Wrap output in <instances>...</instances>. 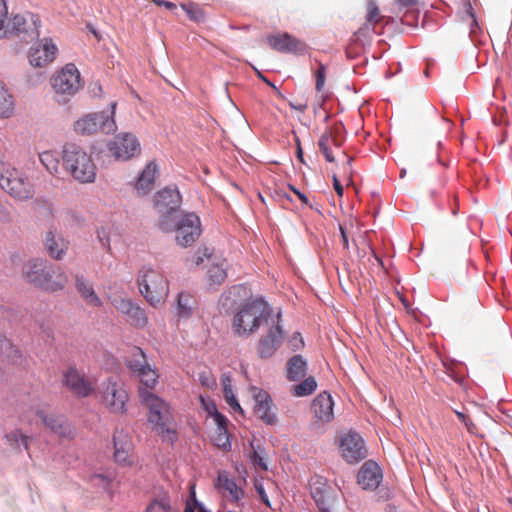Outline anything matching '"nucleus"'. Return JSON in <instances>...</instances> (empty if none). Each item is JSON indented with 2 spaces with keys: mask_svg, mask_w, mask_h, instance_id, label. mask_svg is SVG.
<instances>
[{
  "mask_svg": "<svg viewBox=\"0 0 512 512\" xmlns=\"http://www.w3.org/2000/svg\"><path fill=\"white\" fill-rule=\"evenodd\" d=\"M332 138L331 132L326 130L319 139L318 146L321 153L324 155L326 161L334 162L335 158L333 156L332 150L330 148V140Z\"/></svg>",
  "mask_w": 512,
  "mask_h": 512,
  "instance_id": "obj_45",
  "label": "nucleus"
},
{
  "mask_svg": "<svg viewBox=\"0 0 512 512\" xmlns=\"http://www.w3.org/2000/svg\"><path fill=\"white\" fill-rule=\"evenodd\" d=\"M289 106L291 109L297 110L301 113H303L307 109V103H302V102H297V103L289 102Z\"/></svg>",
  "mask_w": 512,
  "mask_h": 512,
  "instance_id": "obj_64",
  "label": "nucleus"
},
{
  "mask_svg": "<svg viewBox=\"0 0 512 512\" xmlns=\"http://www.w3.org/2000/svg\"><path fill=\"white\" fill-rule=\"evenodd\" d=\"M190 499L192 500L193 502V508L194 509H197L198 512H211L210 510H208L204 504L202 502H200L197 497H196V492H195V486L192 485L190 487Z\"/></svg>",
  "mask_w": 512,
  "mask_h": 512,
  "instance_id": "obj_52",
  "label": "nucleus"
},
{
  "mask_svg": "<svg viewBox=\"0 0 512 512\" xmlns=\"http://www.w3.org/2000/svg\"><path fill=\"white\" fill-rule=\"evenodd\" d=\"M288 345L292 351L300 350L304 347L305 343L301 336V333L295 332L288 340Z\"/></svg>",
  "mask_w": 512,
  "mask_h": 512,
  "instance_id": "obj_51",
  "label": "nucleus"
},
{
  "mask_svg": "<svg viewBox=\"0 0 512 512\" xmlns=\"http://www.w3.org/2000/svg\"><path fill=\"white\" fill-rule=\"evenodd\" d=\"M8 14L7 4L5 0H0V39L9 36V29H7L6 18Z\"/></svg>",
  "mask_w": 512,
  "mask_h": 512,
  "instance_id": "obj_48",
  "label": "nucleus"
},
{
  "mask_svg": "<svg viewBox=\"0 0 512 512\" xmlns=\"http://www.w3.org/2000/svg\"><path fill=\"white\" fill-rule=\"evenodd\" d=\"M317 388V382L313 376L304 379L294 386V394L298 397L311 395Z\"/></svg>",
  "mask_w": 512,
  "mask_h": 512,
  "instance_id": "obj_42",
  "label": "nucleus"
},
{
  "mask_svg": "<svg viewBox=\"0 0 512 512\" xmlns=\"http://www.w3.org/2000/svg\"><path fill=\"white\" fill-rule=\"evenodd\" d=\"M333 407L334 401L331 394L323 391L314 398L311 410L318 422L327 424L334 419Z\"/></svg>",
  "mask_w": 512,
  "mask_h": 512,
  "instance_id": "obj_22",
  "label": "nucleus"
},
{
  "mask_svg": "<svg viewBox=\"0 0 512 512\" xmlns=\"http://www.w3.org/2000/svg\"><path fill=\"white\" fill-rule=\"evenodd\" d=\"M39 159L42 165L51 175H58L59 157L56 152L44 151L39 154Z\"/></svg>",
  "mask_w": 512,
  "mask_h": 512,
  "instance_id": "obj_37",
  "label": "nucleus"
},
{
  "mask_svg": "<svg viewBox=\"0 0 512 512\" xmlns=\"http://www.w3.org/2000/svg\"><path fill=\"white\" fill-rule=\"evenodd\" d=\"M140 293L152 305L159 304L169 292L168 280L157 269L143 267L138 277Z\"/></svg>",
  "mask_w": 512,
  "mask_h": 512,
  "instance_id": "obj_7",
  "label": "nucleus"
},
{
  "mask_svg": "<svg viewBox=\"0 0 512 512\" xmlns=\"http://www.w3.org/2000/svg\"><path fill=\"white\" fill-rule=\"evenodd\" d=\"M15 110V99L6 84L0 79V118L8 119L12 117Z\"/></svg>",
  "mask_w": 512,
  "mask_h": 512,
  "instance_id": "obj_32",
  "label": "nucleus"
},
{
  "mask_svg": "<svg viewBox=\"0 0 512 512\" xmlns=\"http://www.w3.org/2000/svg\"><path fill=\"white\" fill-rule=\"evenodd\" d=\"M109 151L117 160H129L140 153V143L131 133H121L108 144Z\"/></svg>",
  "mask_w": 512,
  "mask_h": 512,
  "instance_id": "obj_17",
  "label": "nucleus"
},
{
  "mask_svg": "<svg viewBox=\"0 0 512 512\" xmlns=\"http://www.w3.org/2000/svg\"><path fill=\"white\" fill-rule=\"evenodd\" d=\"M218 485L219 488H222L229 493L230 499L233 502H239L244 496L243 489L236 484L234 479L229 478L226 475L220 474L218 476Z\"/></svg>",
  "mask_w": 512,
  "mask_h": 512,
  "instance_id": "obj_35",
  "label": "nucleus"
},
{
  "mask_svg": "<svg viewBox=\"0 0 512 512\" xmlns=\"http://www.w3.org/2000/svg\"><path fill=\"white\" fill-rule=\"evenodd\" d=\"M5 439L7 444L12 448L21 451V446H23L24 450L28 451V442L30 438L27 435H24L21 430L15 429L10 431L5 435Z\"/></svg>",
  "mask_w": 512,
  "mask_h": 512,
  "instance_id": "obj_36",
  "label": "nucleus"
},
{
  "mask_svg": "<svg viewBox=\"0 0 512 512\" xmlns=\"http://www.w3.org/2000/svg\"><path fill=\"white\" fill-rule=\"evenodd\" d=\"M182 195L176 185H168L154 195L153 208L159 215L157 227L162 232L172 229L171 217L179 210Z\"/></svg>",
  "mask_w": 512,
  "mask_h": 512,
  "instance_id": "obj_5",
  "label": "nucleus"
},
{
  "mask_svg": "<svg viewBox=\"0 0 512 512\" xmlns=\"http://www.w3.org/2000/svg\"><path fill=\"white\" fill-rule=\"evenodd\" d=\"M272 314L271 306L261 298L242 304L234 315L233 330L240 337H248Z\"/></svg>",
  "mask_w": 512,
  "mask_h": 512,
  "instance_id": "obj_4",
  "label": "nucleus"
},
{
  "mask_svg": "<svg viewBox=\"0 0 512 512\" xmlns=\"http://www.w3.org/2000/svg\"><path fill=\"white\" fill-rule=\"evenodd\" d=\"M255 490L257 492V494L259 495L260 497V500L267 506V507H271V503H270V500L268 498V495L265 491V488L263 486V484L261 482H256L255 483Z\"/></svg>",
  "mask_w": 512,
  "mask_h": 512,
  "instance_id": "obj_54",
  "label": "nucleus"
},
{
  "mask_svg": "<svg viewBox=\"0 0 512 512\" xmlns=\"http://www.w3.org/2000/svg\"><path fill=\"white\" fill-rule=\"evenodd\" d=\"M0 355L3 357V362H7L13 366L22 367L26 361L22 353L17 348H15L5 336L1 334Z\"/></svg>",
  "mask_w": 512,
  "mask_h": 512,
  "instance_id": "obj_31",
  "label": "nucleus"
},
{
  "mask_svg": "<svg viewBox=\"0 0 512 512\" xmlns=\"http://www.w3.org/2000/svg\"><path fill=\"white\" fill-rule=\"evenodd\" d=\"M236 289H237V287H235V286H234V287L230 288L228 292H225V293H223V294L221 295L220 300H219V303H220L223 307H224L225 305H227V301H230V300H231V302H234V300H232V299L230 298V295H231V294H232V292H233V291H235Z\"/></svg>",
  "mask_w": 512,
  "mask_h": 512,
  "instance_id": "obj_60",
  "label": "nucleus"
},
{
  "mask_svg": "<svg viewBox=\"0 0 512 512\" xmlns=\"http://www.w3.org/2000/svg\"><path fill=\"white\" fill-rule=\"evenodd\" d=\"M140 400L148 409V421L152 424V429L163 439L174 443L177 440V431L169 403L147 389L140 390Z\"/></svg>",
  "mask_w": 512,
  "mask_h": 512,
  "instance_id": "obj_2",
  "label": "nucleus"
},
{
  "mask_svg": "<svg viewBox=\"0 0 512 512\" xmlns=\"http://www.w3.org/2000/svg\"><path fill=\"white\" fill-rule=\"evenodd\" d=\"M75 288L88 305L93 307L102 306L101 299L95 293L90 281L84 275H75Z\"/></svg>",
  "mask_w": 512,
  "mask_h": 512,
  "instance_id": "obj_28",
  "label": "nucleus"
},
{
  "mask_svg": "<svg viewBox=\"0 0 512 512\" xmlns=\"http://www.w3.org/2000/svg\"><path fill=\"white\" fill-rule=\"evenodd\" d=\"M382 480V469L375 461H366L358 471L357 482L364 490L377 489Z\"/></svg>",
  "mask_w": 512,
  "mask_h": 512,
  "instance_id": "obj_21",
  "label": "nucleus"
},
{
  "mask_svg": "<svg viewBox=\"0 0 512 512\" xmlns=\"http://www.w3.org/2000/svg\"><path fill=\"white\" fill-rule=\"evenodd\" d=\"M377 494H378L379 499L389 500L393 496V491L389 488H381Z\"/></svg>",
  "mask_w": 512,
  "mask_h": 512,
  "instance_id": "obj_62",
  "label": "nucleus"
},
{
  "mask_svg": "<svg viewBox=\"0 0 512 512\" xmlns=\"http://www.w3.org/2000/svg\"><path fill=\"white\" fill-rule=\"evenodd\" d=\"M288 186H289V189H290L291 191H293V193H294L296 196H298V198L302 201V203H303V204L308 205L309 200H308V197H307L304 193H302L301 191H299L297 188H295V187H294L293 185H291V184H289Z\"/></svg>",
  "mask_w": 512,
  "mask_h": 512,
  "instance_id": "obj_61",
  "label": "nucleus"
},
{
  "mask_svg": "<svg viewBox=\"0 0 512 512\" xmlns=\"http://www.w3.org/2000/svg\"><path fill=\"white\" fill-rule=\"evenodd\" d=\"M115 479L113 471H105L103 473H95L90 476V482L97 487L102 488L106 492H110L111 484Z\"/></svg>",
  "mask_w": 512,
  "mask_h": 512,
  "instance_id": "obj_38",
  "label": "nucleus"
},
{
  "mask_svg": "<svg viewBox=\"0 0 512 512\" xmlns=\"http://www.w3.org/2000/svg\"><path fill=\"white\" fill-rule=\"evenodd\" d=\"M62 165L70 176L82 184L96 180L97 168L91 156L79 145L67 143L62 151Z\"/></svg>",
  "mask_w": 512,
  "mask_h": 512,
  "instance_id": "obj_3",
  "label": "nucleus"
},
{
  "mask_svg": "<svg viewBox=\"0 0 512 512\" xmlns=\"http://www.w3.org/2000/svg\"><path fill=\"white\" fill-rule=\"evenodd\" d=\"M0 187L19 201L33 197V186L28 176L9 163L0 164Z\"/></svg>",
  "mask_w": 512,
  "mask_h": 512,
  "instance_id": "obj_6",
  "label": "nucleus"
},
{
  "mask_svg": "<svg viewBox=\"0 0 512 512\" xmlns=\"http://www.w3.org/2000/svg\"><path fill=\"white\" fill-rule=\"evenodd\" d=\"M194 297L188 292H180L178 293L176 306H175V314L179 319H188L191 317L194 306H195Z\"/></svg>",
  "mask_w": 512,
  "mask_h": 512,
  "instance_id": "obj_33",
  "label": "nucleus"
},
{
  "mask_svg": "<svg viewBox=\"0 0 512 512\" xmlns=\"http://www.w3.org/2000/svg\"><path fill=\"white\" fill-rule=\"evenodd\" d=\"M22 271L27 282L49 293L63 290L69 281L67 274L60 267L41 258L27 261Z\"/></svg>",
  "mask_w": 512,
  "mask_h": 512,
  "instance_id": "obj_1",
  "label": "nucleus"
},
{
  "mask_svg": "<svg viewBox=\"0 0 512 512\" xmlns=\"http://www.w3.org/2000/svg\"><path fill=\"white\" fill-rule=\"evenodd\" d=\"M114 442V460L118 464L129 463V458L133 448L130 435L123 429H116L113 435Z\"/></svg>",
  "mask_w": 512,
  "mask_h": 512,
  "instance_id": "obj_24",
  "label": "nucleus"
},
{
  "mask_svg": "<svg viewBox=\"0 0 512 512\" xmlns=\"http://www.w3.org/2000/svg\"><path fill=\"white\" fill-rule=\"evenodd\" d=\"M311 496L321 512H335L336 496L321 476H315L310 483Z\"/></svg>",
  "mask_w": 512,
  "mask_h": 512,
  "instance_id": "obj_16",
  "label": "nucleus"
},
{
  "mask_svg": "<svg viewBox=\"0 0 512 512\" xmlns=\"http://www.w3.org/2000/svg\"><path fill=\"white\" fill-rule=\"evenodd\" d=\"M223 393H224V397H225L227 403L230 405V407L234 411H237L243 415L244 411H243L242 407L240 406L238 400L236 399V397L233 393V390L231 388V385L229 383L223 384Z\"/></svg>",
  "mask_w": 512,
  "mask_h": 512,
  "instance_id": "obj_47",
  "label": "nucleus"
},
{
  "mask_svg": "<svg viewBox=\"0 0 512 512\" xmlns=\"http://www.w3.org/2000/svg\"><path fill=\"white\" fill-rule=\"evenodd\" d=\"M254 413L267 425H274L277 422V416L272 411L273 401L268 392L263 389L254 394Z\"/></svg>",
  "mask_w": 512,
  "mask_h": 512,
  "instance_id": "obj_23",
  "label": "nucleus"
},
{
  "mask_svg": "<svg viewBox=\"0 0 512 512\" xmlns=\"http://www.w3.org/2000/svg\"><path fill=\"white\" fill-rule=\"evenodd\" d=\"M339 231H340L343 248L345 250H348L349 249V239H348V233H347L346 226L339 224Z\"/></svg>",
  "mask_w": 512,
  "mask_h": 512,
  "instance_id": "obj_58",
  "label": "nucleus"
},
{
  "mask_svg": "<svg viewBox=\"0 0 512 512\" xmlns=\"http://www.w3.org/2000/svg\"><path fill=\"white\" fill-rule=\"evenodd\" d=\"M333 187L338 196H340V197L343 196L344 188L336 175H333Z\"/></svg>",
  "mask_w": 512,
  "mask_h": 512,
  "instance_id": "obj_63",
  "label": "nucleus"
},
{
  "mask_svg": "<svg viewBox=\"0 0 512 512\" xmlns=\"http://www.w3.org/2000/svg\"><path fill=\"white\" fill-rule=\"evenodd\" d=\"M37 416L53 433L61 437H68L70 435L71 430L69 425L66 423L64 416L46 414L43 410L38 411Z\"/></svg>",
  "mask_w": 512,
  "mask_h": 512,
  "instance_id": "obj_27",
  "label": "nucleus"
},
{
  "mask_svg": "<svg viewBox=\"0 0 512 512\" xmlns=\"http://www.w3.org/2000/svg\"><path fill=\"white\" fill-rule=\"evenodd\" d=\"M148 366L150 365L147 363L146 356L143 350L137 348L135 353L133 354V357L128 361L129 369L133 373L138 375L140 372L144 371Z\"/></svg>",
  "mask_w": 512,
  "mask_h": 512,
  "instance_id": "obj_40",
  "label": "nucleus"
},
{
  "mask_svg": "<svg viewBox=\"0 0 512 512\" xmlns=\"http://www.w3.org/2000/svg\"><path fill=\"white\" fill-rule=\"evenodd\" d=\"M227 267L226 260H221L219 263H213L208 271L207 278L210 287H217L221 285L227 278Z\"/></svg>",
  "mask_w": 512,
  "mask_h": 512,
  "instance_id": "obj_34",
  "label": "nucleus"
},
{
  "mask_svg": "<svg viewBox=\"0 0 512 512\" xmlns=\"http://www.w3.org/2000/svg\"><path fill=\"white\" fill-rule=\"evenodd\" d=\"M140 378V382L143 385L139 387V391L141 389H147L151 391V389L157 384L158 374L151 366H148L144 371L140 372L137 375Z\"/></svg>",
  "mask_w": 512,
  "mask_h": 512,
  "instance_id": "obj_44",
  "label": "nucleus"
},
{
  "mask_svg": "<svg viewBox=\"0 0 512 512\" xmlns=\"http://www.w3.org/2000/svg\"><path fill=\"white\" fill-rule=\"evenodd\" d=\"M145 512H176L171 504L170 498L167 494L154 499L145 509Z\"/></svg>",
  "mask_w": 512,
  "mask_h": 512,
  "instance_id": "obj_41",
  "label": "nucleus"
},
{
  "mask_svg": "<svg viewBox=\"0 0 512 512\" xmlns=\"http://www.w3.org/2000/svg\"><path fill=\"white\" fill-rule=\"evenodd\" d=\"M382 19L380 15V10L375 1L369 0L367 3V15L366 22L360 27L355 35L357 37H369L372 33L375 32V25L379 23Z\"/></svg>",
  "mask_w": 512,
  "mask_h": 512,
  "instance_id": "obj_29",
  "label": "nucleus"
},
{
  "mask_svg": "<svg viewBox=\"0 0 512 512\" xmlns=\"http://www.w3.org/2000/svg\"><path fill=\"white\" fill-rule=\"evenodd\" d=\"M44 244L49 256L55 260H61L68 249V242L53 231L46 233Z\"/></svg>",
  "mask_w": 512,
  "mask_h": 512,
  "instance_id": "obj_25",
  "label": "nucleus"
},
{
  "mask_svg": "<svg viewBox=\"0 0 512 512\" xmlns=\"http://www.w3.org/2000/svg\"><path fill=\"white\" fill-rule=\"evenodd\" d=\"M200 399H201L204 410L208 413L209 416L212 417L214 414H216L218 412L217 406L213 400H211V399L205 400L203 397H201Z\"/></svg>",
  "mask_w": 512,
  "mask_h": 512,
  "instance_id": "obj_55",
  "label": "nucleus"
},
{
  "mask_svg": "<svg viewBox=\"0 0 512 512\" xmlns=\"http://www.w3.org/2000/svg\"><path fill=\"white\" fill-rule=\"evenodd\" d=\"M316 84L315 88L318 92L322 91L326 80V67L320 63L315 72Z\"/></svg>",
  "mask_w": 512,
  "mask_h": 512,
  "instance_id": "obj_50",
  "label": "nucleus"
},
{
  "mask_svg": "<svg viewBox=\"0 0 512 512\" xmlns=\"http://www.w3.org/2000/svg\"><path fill=\"white\" fill-rule=\"evenodd\" d=\"M212 441L215 446L223 449L224 451H229L231 449V436L228 432V428H216Z\"/></svg>",
  "mask_w": 512,
  "mask_h": 512,
  "instance_id": "obj_43",
  "label": "nucleus"
},
{
  "mask_svg": "<svg viewBox=\"0 0 512 512\" xmlns=\"http://www.w3.org/2000/svg\"><path fill=\"white\" fill-rule=\"evenodd\" d=\"M41 20L38 15L26 13L25 15H14L7 23L9 35H15L20 40L29 43L39 38V27Z\"/></svg>",
  "mask_w": 512,
  "mask_h": 512,
  "instance_id": "obj_10",
  "label": "nucleus"
},
{
  "mask_svg": "<svg viewBox=\"0 0 512 512\" xmlns=\"http://www.w3.org/2000/svg\"><path fill=\"white\" fill-rule=\"evenodd\" d=\"M51 85L57 94L74 95L81 88L80 73L75 64H66L51 78Z\"/></svg>",
  "mask_w": 512,
  "mask_h": 512,
  "instance_id": "obj_13",
  "label": "nucleus"
},
{
  "mask_svg": "<svg viewBox=\"0 0 512 512\" xmlns=\"http://www.w3.org/2000/svg\"><path fill=\"white\" fill-rule=\"evenodd\" d=\"M257 75L258 77L264 82L266 83L268 86H270L276 93L279 97H283L282 93L280 92V90L278 89V87L273 83L271 82L267 77H265L261 72H257Z\"/></svg>",
  "mask_w": 512,
  "mask_h": 512,
  "instance_id": "obj_59",
  "label": "nucleus"
},
{
  "mask_svg": "<svg viewBox=\"0 0 512 512\" xmlns=\"http://www.w3.org/2000/svg\"><path fill=\"white\" fill-rule=\"evenodd\" d=\"M63 384L77 397H87L93 392L92 383L74 367L63 374Z\"/></svg>",
  "mask_w": 512,
  "mask_h": 512,
  "instance_id": "obj_20",
  "label": "nucleus"
},
{
  "mask_svg": "<svg viewBox=\"0 0 512 512\" xmlns=\"http://www.w3.org/2000/svg\"><path fill=\"white\" fill-rule=\"evenodd\" d=\"M252 453L250 455V461L254 466L259 467L263 471L268 470L266 463V451L261 445H254V442H250Z\"/></svg>",
  "mask_w": 512,
  "mask_h": 512,
  "instance_id": "obj_39",
  "label": "nucleus"
},
{
  "mask_svg": "<svg viewBox=\"0 0 512 512\" xmlns=\"http://www.w3.org/2000/svg\"><path fill=\"white\" fill-rule=\"evenodd\" d=\"M111 304L125 317V321L131 326L144 328L147 325L148 317L145 310L132 300L115 296L111 298Z\"/></svg>",
  "mask_w": 512,
  "mask_h": 512,
  "instance_id": "obj_15",
  "label": "nucleus"
},
{
  "mask_svg": "<svg viewBox=\"0 0 512 512\" xmlns=\"http://www.w3.org/2000/svg\"><path fill=\"white\" fill-rule=\"evenodd\" d=\"M456 415H457L458 419L464 424L467 431L469 433H473L474 430L476 429V425L473 423V421L468 416H466L463 412L456 411Z\"/></svg>",
  "mask_w": 512,
  "mask_h": 512,
  "instance_id": "obj_53",
  "label": "nucleus"
},
{
  "mask_svg": "<svg viewBox=\"0 0 512 512\" xmlns=\"http://www.w3.org/2000/svg\"><path fill=\"white\" fill-rule=\"evenodd\" d=\"M116 102L111 103V112H97L85 115L74 123V130L78 134H93L101 131L110 134L116 130L114 113Z\"/></svg>",
  "mask_w": 512,
  "mask_h": 512,
  "instance_id": "obj_9",
  "label": "nucleus"
},
{
  "mask_svg": "<svg viewBox=\"0 0 512 512\" xmlns=\"http://www.w3.org/2000/svg\"><path fill=\"white\" fill-rule=\"evenodd\" d=\"M427 149L434 154L436 162L442 166L443 168H447L448 164L444 162L442 155H441V149H442V142L440 140H434L432 141Z\"/></svg>",
  "mask_w": 512,
  "mask_h": 512,
  "instance_id": "obj_49",
  "label": "nucleus"
},
{
  "mask_svg": "<svg viewBox=\"0 0 512 512\" xmlns=\"http://www.w3.org/2000/svg\"><path fill=\"white\" fill-rule=\"evenodd\" d=\"M172 229L167 233L176 232V243L181 247L191 246L201 235L202 226L199 216L194 212H186L177 220L171 217Z\"/></svg>",
  "mask_w": 512,
  "mask_h": 512,
  "instance_id": "obj_8",
  "label": "nucleus"
},
{
  "mask_svg": "<svg viewBox=\"0 0 512 512\" xmlns=\"http://www.w3.org/2000/svg\"><path fill=\"white\" fill-rule=\"evenodd\" d=\"M57 53L58 48L52 39L43 38L30 48L28 58L32 66L44 67L55 60Z\"/></svg>",
  "mask_w": 512,
  "mask_h": 512,
  "instance_id": "obj_19",
  "label": "nucleus"
},
{
  "mask_svg": "<svg viewBox=\"0 0 512 512\" xmlns=\"http://www.w3.org/2000/svg\"><path fill=\"white\" fill-rule=\"evenodd\" d=\"M181 8L186 12L188 17L195 22L204 21V13L202 9L195 3H184L181 4Z\"/></svg>",
  "mask_w": 512,
  "mask_h": 512,
  "instance_id": "obj_46",
  "label": "nucleus"
},
{
  "mask_svg": "<svg viewBox=\"0 0 512 512\" xmlns=\"http://www.w3.org/2000/svg\"><path fill=\"white\" fill-rule=\"evenodd\" d=\"M157 174L158 168L156 163L154 161L149 162L135 184V189L139 195H146L153 189Z\"/></svg>",
  "mask_w": 512,
  "mask_h": 512,
  "instance_id": "obj_26",
  "label": "nucleus"
},
{
  "mask_svg": "<svg viewBox=\"0 0 512 512\" xmlns=\"http://www.w3.org/2000/svg\"><path fill=\"white\" fill-rule=\"evenodd\" d=\"M213 419L215 421V424H216V428H221V429H224V428H227V425H228V419L226 416H224L222 413H220L219 411L214 414L213 416Z\"/></svg>",
  "mask_w": 512,
  "mask_h": 512,
  "instance_id": "obj_56",
  "label": "nucleus"
},
{
  "mask_svg": "<svg viewBox=\"0 0 512 512\" xmlns=\"http://www.w3.org/2000/svg\"><path fill=\"white\" fill-rule=\"evenodd\" d=\"M266 42L271 49L279 53L303 55L308 49L305 42L287 32L269 34L266 36Z\"/></svg>",
  "mask_w": 512,
  "mask_h": 512,
  "instance_id": "obj_18",
  "label": "nucleus"
},
{
  "mask_svg": "<svg viewBox=\"0 0 512 512\" xmlns=\"http://www.w3.org/2000/svg\"><path fill=\"white\" fill-rule=\"evenodd\" d=\"M284 337L285 331L281 323V312H278L276 320L257 343V356L261 359L271 358L283 343Z\"/></svg>",
  "mask_w": 512,
  "mask_h": 512,
  "instance_id": "obj_12",
  "label": "nucleus"
},
{
  "mask_svg": "<svg viewBox=\"0 0 512 512\" xmlns=\"http://www.w3.org/2000/svg\"><path fill=\"white\" fill-rule=\"evenodd\" d=\"M199 382L202 386L211 388L215 385V382L210 378L209 374L206 372H202L199 374Z\"/></svg>",
  "mask_w": 512,
  "mask_h": 512,
  "instance_id": "obj_57",
  "label": "nucleus"
},
{
  "mask_svg": "<svg viewBox=\"0 0 512 512\" xmlns=\"http://www.w3.org/2000/svg\"><path fill=\"white\" fill-rule=\"evenodd\" d=\"M339 450L342 458L349 464H357L368 455L364 439L355 431H349L341 437Z\"/></svg>",
  "mask_w": 512,
  "mask_h": 512,
  "instance_id": "obj_14",
  "label": "nucleus"
},
{
  "mask_svg": "<svg viewBox=\"0 0 512 512\" xmlns=\"http://www.w3.org/2000/svg\"><path fill=\"white\" fill-rule=\"evenodd\" d=\"M101 399L111 413L122 414L126 412L128 394L124 385L113 378H108L100 386Z\"/></svg>",
  "mask_w": 512,
  "mask_h": 512,
  "instance_id": "obj_11",
  "label": "nucleus"
},
{
  "mask_svg": "<svg viewBox=\"0 0 512 512\" xmlns=\"http://www.w3.org/2000/svg\"><path fill=\"white\" fill-rule=\"evenodd\" d=\"M308 371V363L306 359L300 355H294L288 359L286 363V378L291 382H297L306 377Z\"/></svg>",
  "mask_w": 512,
  "mask_h": 512,
  "instance_id": "obj_30",
  "label": "nucleus"
}]
</instances>
